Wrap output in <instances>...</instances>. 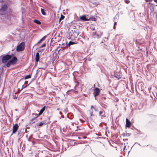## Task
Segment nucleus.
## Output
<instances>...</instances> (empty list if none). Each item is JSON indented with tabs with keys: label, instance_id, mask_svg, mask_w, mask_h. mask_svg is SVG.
<instances>
[{
	"label": "nucleus",
	"instance_id": "24",
	"mask_svg": "<svg viewBox=\"0 0 157 157\" xmlns=\"http://www.w3.org/2000/svg\"><path fill=\"white\" fill-rule=\"evenodd\" d=\"M97 32H93V33H92V35L93 36H95L96 34L97 35Z\"/></svg>",
	"mask_w": 157,
	"mask_h": 157
},
{
	"label": "nucleus",
	"instance_id": "28",
	"mask_svg": "<svg viewBox=\"0 0 157 157\" xmlns=\"http://www.w3.org/2000/svg\"><path fill=\"white\" fill-rule=\"evenodd\" d=\"M91 60V59H90V58H89V59H86L84 61V62H86V61L87 60H88V61H90Z\"/></svg>",
	"mask_w": 157,
	"mask_h": 157
},
{
	"label": "nucleus",
	"instance_id": "15",
	"mask_svg": "<svg viewBox=\"0 0 157 157\" xmlns=\"http://www.w3.org/2000/svg\"><path fill=\"white\" fill-rule=\"evenodd\" d=\"M31 77V75H27L25 77H23L22 78V79L25 80V79H27L29 78H30Z\"/></svg>",
	"mask_w": 157,
	"mask_h": 157
},
{
	"label": "nucleus",
	"instance_id": "35",
	"mask_svg": "<svg viewBox=\"0 0 157 157\" xmlns=\"http://www.w3.org/2000/svg\"><path fill=\"white\" fill-rule=\"evenodd\" d=\"M155 17L156 19H157V13L155 14Z\"/></svg>",
	"mask_w": 157,
	"mask_h": 157
},
{
	"label": "nucleus",
	"instance_id": "19",
	"mask_svg": "<svg viewBox=\"0 0 157 157\" xmlns=\"http://www.w3.org/2000/svg\"><path fill=\"white\" fill-rule=\"evenodd\" d=\"M65 18V16L63 15L62 14H61V17H60L59 19V22L60 23L61 20Z\"/></svg>",
	"mask_w": 157,
	"mask_h": 157
},
{
	"label": "nucleus",
	"instance_id": "9",
	"mask_svg": "<svg viewBox=\"0 0 157 157\" xmlns=\"http://www.w3.org/2000/svg\"><path fill=\"white\" fill-rule=\"evenodd\" d=\"M79 18L83 21H88L89 20V19L86 18V16L85 15L80 16Z\"/></svg>",
	"mask_w": 157,
	"mask_h": 157
},
{
	"label": "nucleus",
	"instance_id": "20",
	"mask_svg": "<svg viewBox=\"0 0 157 157\" xmlns=\"http://www.w3.org/2000/svg\"><path fill=\"white\" fill-rule=\"evenodd\" d=\"M44 124V123L43 122H40L39 123L37 124H36V125L38 127V126L41 127Z\"/></svg>",
	"mask_w": 157,
	"mask_h": 157
},
{
	"label": "nucleus",
	"instance_id": "3",
	"mask_svg": "<svg viewBox=\"0 0 157 157\" xmlns=\"http://www.w3.org/2000/svg\"><path fill=\"white\" fill-rule=\"evenodd\" d=\"M25 48V43L22 42L18 45L16 48V51L17 52H20L23 50Z\"/></svg>",
	"mask_w": 157,
	"mask_h": 157
},
{
	"label": "nucleus",
	"instance_id": "16",
	"mask_svg": "<svg viewBox=\"0 0 157 157\" xmlns=\"http://www.w3.org/2000/svg\"><path fill=\"white\" fill-rule=\"evenodd\" d=\"M35 23H36V24L38 25H40L41 24V22L35 19L33 21Z\"/></svg>",
	"mask_w": 157,
	"mask_h": 157
},
{
	"label": "nucleus",
	"instance_id": "33",
	"mask_svg": "<svg viewBox=\"0 0 157 157\" xmlns=\"http://www.w3.org/2000/svg\"><path fill=\"white\" fill-rule=\"evenodd\" d=\"M32 143L33 145H34L35 143V142L34 141H33Z\"/></svg>",
	"mask_w": 157,
	"mask_h": 157
},
{
	"label": "nucleus",
	"instance_id": "14",
	"mask_svg": "<svg viewBox=\"0 0 157 157\" xmlns=\"http://www.w3.org/2000/svg\"><path fill=\"white\" fill-rule=\"evenodd\" d=\"M84 129L83 127H81V126H77L76 127V128L75 129V131L78 130H81Z\"/></svg>",
	"mask_w": 157,
	"mask_h": 157
},
{
	"label": "nucleus",
	"instance_id": "7",
	"mask_svg": "<svg viewBox=\"0 0 157 157\" xmlns=\"http://www.w3.org/2000/svg\"><path fill=\"white\" fill-rule=\"evenodd\" d=\"M100 92V90L98 88H96L94 90V91L93 93L94 96L96 97L98 96Z\"/></svg>",
	"mask_w": 157,
	"mask_h": 157
},
{
	"label": "nucleus",
	"instance_id": "46",
	"mask_svg": "<svg viewBox=\"0 0 157 157\" xmlns=\"http://www.w3.org/2000/svg\"><path fill=\"white\" fill-rule=\"evenodd\" d=\"M101 157H104V156H101Z\"/></svg>",
	"mask_w": 157,
	"mask_h": 157
},
{
	"label": "nucleus",
	"instance_id": "38",
	"mask_svg": "<svg viewBox=\"0 0 157 157\" xmlns=\"http://www.w3.org/2000/svg\"><path fill=\"white\" fill-rule=\"evenodd\" d=\"M126 146H125L124 147V148L123 149V150L124 151V149H125V148H126Z\"/></svg>",
	"mask_w": 157,
	"mask_h": 157
},
{
	"label": "nucleus",
	"instance_id": "30",
	"mask_svg": "<svg viewBox=\"0 0 157 157\" xmlns=\"http://www.w3.org/2000/svg\"><path fill=\"white\" fill-rule=\"evenodd\" d=\"M91 109H94V110H95V108L93 105H91Z\"/></svg>",
	"mask_w": 157,
	"mask_h": 157
},
{
	"label": "nucleus",
	"instance_id": "5",
	"mask_svg": "<svg viewBox=\"0 0 157 157\" xmlns=\"http://www.w3.org/2000/svg\"><path fill=\"white\" fill-rule=\"evenodd\" d=\"M13 55V54H12V55L7 54L6 55L4 56L2 58V62L3 63H6L8 60H9L11 58Z\"/></svg>",
	"mask_w": 157,
	"mask_h": 157
},
{
	"label": "nucleus",
	"instance_id": "41",
	"mask_svg": "<svg viewBox=\"0 0 157 157\" xmlns=\"http://www.w3.org/2000/svg\"><path fill=\"white\" fill-rule=\"evenodd\" d=\"M46 3L47 4H49V3H48V2H46Z\"/></svg>",
	"mask_w": 157,
	"mask_h": 157
},
{
	"label": "nucleus",
	"instance_id": "43",
	"mask_svg": "<svg viewBox=\"0 0 157 157\" xmlns=\"http://www.w3.org/2000/svg\"><path fill=\"white\" fill-rule=\"evenodd\" d=\"M79 120H80V121H81V119H79Z\"/></svg>",
	"mask_w": 157,
	"mask_h": 157
},
{
	"label": "nucleus",
	"instance_id": "6",
	"mask_svg": "<svg viewBox=\"0 0 157 157\" xmlns=\"http://www.w3.org/2000/svg\"><path fill=\"white\" fill-rule=\"evenodd\" d=\"M19 127V125L17 123L13 125V131L11 135L13 133H15L17 131Z\"/></svg>",
	"mask_w": 157,
	"mask_h": 157
},
{
	"label": "nucleus",
	"instance_id": "17",
	"mask_svg": "<svg viewBox=\"0 0 157 157\" xmlns=\"http://www.w3.org/2000/svg\"><path fill=\"white\" fill-rule=\"evenodd\" d=\"M41 13L43 15H46V13L45 12V10L44 9L41 8Z\"/></svg>",
	"mask_w": 157,
	"mask_h": 157
},
{
	"label": "nucleus",
	"instance_id": "44",
	"mask_svg": "<svg viewBox=\"0 0 157 157\" xmlns=\"http://www.w3.org/2000/svg\"><path fill=\"white\" fill-rule=\"evenodd\" d=\"M40 68V69H42V68H43L41 67V68Z\"/></svg>",
	"mask_w": 157,
	"mask_h": 157
},
{
	"label": "nucleus",
	"instance_id": "12",
	"mask_svg": "<svg viewBox=\"0 0 157 157\" xmlns=\"http://www.w3.org/2000/svg\"><path fill=\"white\" fill-rule=\"evenodd\" d=\"M97 32V36L98 38L100 37L102 34V32L100 31H98Z\"/></svg>",
	"mask_w": 157,
	"mask_h": 157
},
{
	"label": "nucleus",
	"instance_id": "29",
	"mask_svg": "<svg viewBox=\"0 0 157 157\" xmlns=\"http://www.w3.org/2000/svg\"><path fill=\"white\" fill-rule=\"evenodd\" d=\"M145 0L146 2H150L152 1V0Z\"/></svg>",
	"mask_w": 157,
	"mask_h": 157
},
{
	"label": "nucleus",
	"instance_id": "8",
	"mask_svg": "<svg viewBox=\"0 0 157 157\" xmlns=\"http://www.w3.org/2000/svg\"><path fill=\"white\" fill-rule=\"evenodd\" d=\"M126 127L129 128L131 125V122L127 118H126Z\"/></svg>",
	"mask_w": 157,
	"mask_h": 157
},
{
	"label": "nucleus",
	"instance_id": "21",
	"mask_svg": "<svg viewBox=\"0 0 157 157\" xmlns=\"http://www.w3.org/2000/svg\"><path fill=\"white\" fill-rule=\"evenodd\" d=\"M89 20H91L92 21H96L97 20L96 18L94 17H91L90 18Z\"/></svg>",
	"mask_w": 157,
	"mask_h": 157
},
{
	"label": "nucleus",
	"instance_id": "10",
	"mask_svg": "<svg viewBox=\"0 0 157 157\" xmlns=\"http://www.w3.org/2000/svg\"><path fill=\"white\" fill-rule=\"evenodd\" d=\"M105 114V111L103 110L99 112V115L101 117V118H102V117H105V116L104 115Z\"/></svg>",
	"mask_w": 157,
	"mask_h": 157
},
{
	"label": "nucleus",
	"instance_id": "2",
	"mask_svg": "<svg viewBox=\"0 0 157 157\" xmlns=\"http://www.w3.org/2000/svg\"><path fill=\"white\" fill-rule=\"evenodd\" d=\"M18 61L17 58L15 56H14L12 58V59L8 61L6 64V66L7 67H9L11 64H16Z\"/></svg>",
	"mask_w": 157,
	"mask_h": 157
},
{
	"label": "nucleus",
	"instance_id": "25",
	"mask_svg": "<svg viewBox=\"0 0 157 157\" xmlns=\"http://www.w3.org/2000/svg\"><path fill=\"white\" fill-rule=\"evenodd\" d=\"M115 77L117 78L118 79H120V78H121V77H120V76H117L116 75H115Z\"/></svg>",
	"mask_w": 157,
	"mask_h": 157
},
{
	"label": "nucleus",
	"instance_id": "34",
	"mask_svg": "<svg viewBox=\"0 0 157 157\" xmlns=\"http://www.w3.org/2000/svg\"><path fill=\"white\" fill-rule=\"evenodd\" d=\"M17 97H16V95H15H15H14V96H13L14 98V99H15V98H17Z\"/></svg>",
	"mask_w": 157,
	"mask_h": 157
},
{
	"label": "nucleus",
	"instance_id": "37",
	"mask_svg": "<svg viewBox=\"0 0 157 157\" xmlns=\"http://www.w3.org/2000/svg\"><path fill=\"white\" fill-rule=\"evenodd\" d=\"M35 114H36V113H32V115H35V117H36V115Z\"/></svg>",
	"mask_w": 157,
	"mask_h": 157
},
{
	"label": "nucleus",
	"instance_id": "42",
	"mask_svg": "<svg viewBox=\"0 0 157 157\" xmlns=\"http://www.w3.org/2000/svg\"><path fill=\"white\" fill-rule=\"evenodd\" d=\"M27 86H25V87H24V88H25Z\"/></svg>",
	"mask_w": 157,
	"mask_h": 157
},
{
	"label": "nucleus",
	"instance_id": "18",
	"mask_svg": "<svg viewBox=\"0 0 157 157\" xmlns=\"http://www.w3.org/2000/svg\"><path fill=\"white\" fill-rule=\"evenodd\" d=\"M46 37V36H44L42 39H41L38 42V43H40L41 42L45 40Z\"/></svg>",
	"mask_w": 157,
	"mask_h": 157
},
{
	"label": "nucleus",
	"instance_id": "32",
	"mask_svg": "<svg viewBox=\"0 0 157 157\" xmlns=\"http://www.w3.org/2000/svg\"><path fill=\"white\" fill-rule=\"evenodd\" d=\"M93 111H92L91 112H90V116H92L93 115Z\"/></svg>",
	"mask_w": 157,
	"mask_h": 157
},
{
	"label": "nucleus",
	"instance_id": "11",
	"mask_svg": "<svg viewBox=\"0 0 157 157\" xmlns=\"http://www.w3.org/2000/svg\"><path fill=\"white\" fill-rule=\"evenodd\" d=\"M35 58L36 62H38L39 61L40 58L39 53L38 52H37L36 53Z\"/></svg>",
	"mask_w": 157,
	"mask_h": 157
},
{
	"label": "nucleus",
	"instance_id": "1",
	"mask_svg": "<svg viewBox=\"0 0 157 157\" xmlns=\"http://www.w3.org/2000/svg\"><path fill=\"white\" fill-rule=\"evenodd\" d=\"M8 6L6 4H4L1 6L0 9V15H6L7 13Z\"/></svg>",
	"mask_w": 157,
	"mask_h": 157
},
{
	"label": "nucleus",
	"instance_id": "40",
	"mask_svg": "<svg viewBox=\"0 0 157 157\" xmlns=\"http://www.w3.org/2000/svg\"><path fill=\"white\" fill-rule=\"evenodd\" d=\"M95 110L96 111H97V109H96L95 108Z\"/></svg>",
	"mask_w": 157,
	"mask_h": 157
},
{
	"label": "nucleus",
	"instance_id": "27",
	"mask_svg": "<svg viewBox=\"0 0 157 157\" xmlns=\"http://www.w3.org/2000/svg\"><path fill=\"white\" fill-rule=\"evenodd\" d=\"M125 2L126 3L128 4L130 2V1L129 0H126Z\"/></svg>",
	"mask_w": 157,
	"mask_h": 157
},
{
	"label": "nucleus",
	"instance_id": "13",
	"mask_svg": "<svg viewBox=\"0 0 157 157\" xmlns=\"http://www.w3.org/2000/svg\"><path fill=\"white\" fill-rule=\"evenodd\" d=\"M131 135V134L127 133V132H126V133L124 132V133H123L122 134V136L124 137L129 136Z\"/></svg>",
	"mask_w": 157,
	"mask_h": 157
},
{
	"label": "nucleus",
	"instance_id": "23",
	"mask_svg": "<svg viewBox=\"0 0 157 157\" xmlns=\"http://www.w3.org/2000/svg\"><path fill=\"white\" fill-rule=\"evenodd\" d=\"M46 46V43H44L43 44L41 45L40 47V48H42L43 47H45Z\"/></svg>",
	"mask_w": 157,
	"mask_h": 157
},
{
	"label": "nucleus",
	"instance_id": "22",
	"mask_svg": "<svg viewBox=\"0 0 157 157\" xmlns=\"http://www.w3.org/2000/svg\"><path fill=\"white\" fill-rule=\"evenodd\" d=\"M76 43H75V42H73L72 41H70L69 42V43H68V45L69 46L71 45H72V44H76Z\"/></svg>",
	"mask_w": 157,
	"mask_h": 157
},
{
	"label": "nucleus",
	"instance_id": "45",
	"mask_svg": "<svg viewBox=\"0 0 157 157\" xmlns=\"http://www.w3.org/2000/svg\"><path fill=\"white\" fill-rule=\"evenodd\" d=\"M35 122V121L33 122V123H34Z\"/></svg>",
	"mask_w": 157,
	"mask_h": 157
},
{
	"label": "nucleus",
	"instance_id": "31",
	"mask_svg": "<svg viewBox=\"0 0 157 157\" xmlns=\"http://www.w3.org/2000/svg\"><path fill=\"white\" fill-rule=\"evenodd\" d=\"M71 124L72 126H74L76 125V124L75 123H72Z\"/></svg>",
	"mask_w": 157,
	"mask_h": 157
},
{
	"label": "nucleus",
	"instance_id": "26",
	"mask_svg": "<svg viewBox=\"0 0 157 157\" xmlns=\"http://www.w3.org/2000/svg\"><path fill=\"white\" fill-rule=\"evenodd\" d=\"M32 136H29V137L28 139V140L29 141H31V139L32 138Z\"/></svg>",
	"mask_w": 157,
	"mask_h": 157
},
{
	"label": "nucleus",
	"instance_id": "4",
	"mask_svg": "<svg viewBox=\"0 0 157 157\" xmlns=\"http://www.w3.org/2000/svg\"><path fill=\"white\" fill-rule=\"evenodd\" d=\"M46 109V106H44L43 108L40 110V112L38 114L36 113L35 114L36 115V117H35L34 118H32L31 121L32 122L33 120L35 119L36 118H37L39 116H40L42 114L43 112Z\"/></svg>",
	"mask_w": 157,
	"mask_h": 157
},
{
	"label": "nucleus",
	"instance_id": "39",
	"mask_svg": "<svg viewBox=\"0 0 157 157\" xmlns=\"http://www.w3.org/2000/svg\"><path fill=\"white\" fill-rule=\"evenodd\" d=\"M93 30H95V28H94L92 29Z\"/></svg>",
	"mask_w": 157,
	"mask_h": 157
},
{
	"label": "nucleus",
	"instance_id": "36",
	"mask_svg": "<svg viewBox=\"0 0 157 157\" xmlns=\"http://www.w3.org/2000/svg\"><path fill=\"white\" fill-rule=\"evenodd\" d=\"M153 0H152V1ZM154 1L156 2V3H157V0H153Z\"/></svg>",
	"mask_w": 157,
	"mask_h": 157
}]
</instances>
